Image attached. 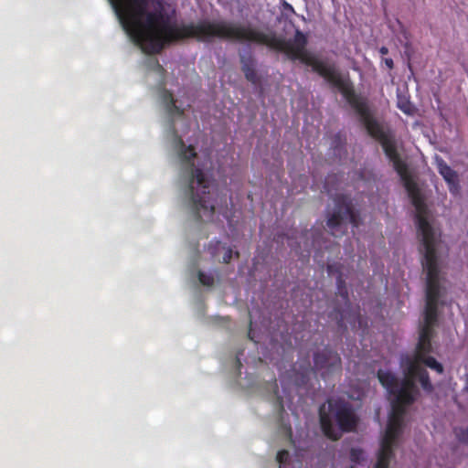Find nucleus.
<instances>
[{"mask_svg":"<svg viewBox=\"0 0 468 468\" xmlns=\"http://www.w3.org/2000/svg\"><path fill=\"white\" fill-rule=\"evenodd\" d=\"M416 209V218L421 241L424 247L423 271L426 274V304L423 321L420 325L419 343L415 359L410 364L408 373L403 380L399 381L391 374H382V386L389 392L388 399L391 410L388 416L387 426L382 434V468H387L388 462L394 458V449L404 427V416L407 408L415 400L417 388L414 378H418L424 389L431 390V385L425 369L427 367L442 373L443 367L433 357L427 356L431 351V337L436 323L437 301L441 295L443 275L441 272V245L440 234L429 221V212L424 203L421 189L416 181H402Z\"/></svg>","mask_w":468,"mask_h":468,"instance_id":"f257e3e1","label":"nucleus"},{"mask_svg":"<svg viewBox=\"0 0 468 468\" xmlns=\"http://www.w3.org/2000/svg\"><path fill=\"white\" fill-rule=\"evenodd\" d=\"M122 27L132 40L148 55L159 54L166 45L186 39L211 43L215 38L239 43L264 45L285 53L292 60H300L311 67V53L306 50L307 37L296 30L293 38L279 37L251 26L226 20L203 19L197 23L170 25L160 1L109 0Z\"/></svg>","mask_w":468,"mask_h":468,"instance_id":"f03ea898","label":"nucleus"},{"mask_svg":"<svg viewBox=\"0 0 468 468\" xmlns=\"http://www.w3.org/2000/svg\"><path fill=\"white\" fill-rule=\"evenodd\" d=\"M176 147L181 163L189 170L192 214L196 220H201L203 218L210 219L215 213L211 193L212 181L203 169L195 166L197 152L193 145H186L183 139L176 135Z\"/></svg>","mask_w":468,"mask_h":468,"instance_id":"7ed1b4c3","label":"nucleus"},{"mask_svg":"<svg viewBox=\"0 0 468 468\" xmlns=\"http://www.w3.org/2000/svg\"><path fill=\"white\" fill-rule=\"evenodd\" d=\"M319 420L323 433L332 441L339 440L343 432L355 431L358 425L353 408L343 400L329 401L328 411L323 404L319 408Z\"/></svg>","mask_w":468,"mask_h":468,"instance_id":"20e7f679","label":"nucleus"},{"mask_svg":"<svg viewBox=\"0 0 468 468\" xmlns=\"http://www.w3.org/2000/svg\"><path fill=\"white\" fill-rule=\"evenodd\" d=\"M335 208L327 218V227L335 237H341L351 224L357 228L360 224V214L355 209L353 199L349 195L339 194L334 198Z\"/></svg>","mask_w":468,"mask_h":468,"instance_id":"39448f33","label":"nucleus"},{"mask_svg":"<svg viewBox=\"0 0 468 468\" xmlns=\"http://www.w3.org/2000/svg\"><path fill=\"white\" fill-rule=\"evenodd\" d=\"M341 369V357L337 352L329 348H324L321 352L314 355V367L310 364L302 373V383L305 384L309 376L314 371H322L321 375L324 378L326 375Z\"/></svg>","mask_w":468,"mask_h":468,"instance_id":"423d86ee","label":"nucleus"},{"mask_svg":"<svg viewBox=\"0 0 468 468\" xmlns=\"http://www.w3.org/2000/svg\"><path fill=\"white\" fill-rule=\"evenodd\" d=\"M439 173L449 184L451 191H456L458 186V174L452 170L441 158L436 159Z\"/></svg>","mask_w":468,"mask_h":468,"instance_id":"0eeeda50","label":"nucleus"},{"mask_svg":"<svg viewBox=\"0 0 468 468\" xmlns=\"http://www.w3.org/2000/svg\"><path fill=\"white\" fill-rule=\"evenodd\" d=\"M241 69L244 73L246 80L252 84H257L259 82V77L255 69V61L251 56L240 57Z\"/></svg>","mask_w":468,"mask_h":468,"instance_id":"6e6552de","label":"nucleus"},{"mask_svg":"<svg viewBox=\"0 0 468 468\" xmlns=\"http://www.w3.org/2000/svg\"><path fill=\"white\" fill-rule=\"evenodd\" d=\"M162 99H163V101L166 105L167 111L171 114H177V115L184 114V110L181 109L180 107L176 106L174 95L170 90H164L163 94H162Z\"/></svg>","mask_w":468,"mask_h":468,"instance_id":"1a4fd4ad","label":"nucleus"},{"mask_svg":"<svg viewBox=\"0 0 468 468\" xmlns=\"http://www.w3.org/2000/svg\"><path fill=\"white\" fill-rule=\"evenodd\" d=\"M336 285H337V294L341 296L346 305H350L349 297H348V292L347 288L346 286V282L342 277V274L340 273L336 279Z\"/></svg>","mask_w":468,"mask_h":468,"instance_id":"9d476101","label":"nucleus"},{"mask_svg":"<svg viewBox=\"0 0 468 468\" xmlns=\"http://www.w3.org/2000/svg\"><path fill=\"white\" fill-rule=\"evenodd\" d=\"M398 106L406 114H412L415 112V107L411 102L403 95H399Z\"/></svg>","mask_w":468,"mask_h":468,"instance_id":"9b49d317","label":"nucleus"},{"mask_svg":"<svg viewBox=\"0 0 468 468\" xmlns=\"http://www.w3.org/2000/svg\"><path fill=\"white\" fill-rule=\"evenodd\" d=\"M350 461L355 464H359L364 460V452L360 448H352L349 455Z\"/></svg>","mask_w":468,"mask_h":468,"instance_id":"f8f14e48","label":"nucleus"},{"mask_svg":"<svg viewBox=\"0 0 468 468\" xmlns=\"http://www.w3.org/2000/svg\"><path fill=\"white\" fill-rule=\"evenodd\" d=\"M198 280L199 282L205 286H212L214 284V277L203 271H198Z\"/></svg>","mask_w":468,"mask_h":468,"instance_id":"ddd939ff","label":"nucleus"},{"mask_svg":"<svg viewBox=\"0 0 468 468\" xmlns=\"http://www.w3.org/2000/svg\"><path fill=\"white\" fill-rule=\"evenodd\" d=\"M289 457H290V453L287 450H281L277 453L276 460L282 466L288 463Z\"/></svg>","mask_w":468,"mask_h":468,"instance_id":"4468645a","label":"nucleus"},{"mask_svg":"<svg viewBox=\"0 0 468 468\" xmlns=\"http://www.w3.org/2000/svg\"><path fill=\"white\" fill-rule=\"evenodd\" d=\"M335 312H336V315H335V319L337 320V325L338 327L340 328H346V324H345V315L344 314L340 311V310H337V309H335Z\"/></svg>","mask_w":468,"mask_h":468,"instance_id":"2eb2a0df","label":"nucleus"},{"mask_svg":"<svg viewBox=\"0 0 468 468\" xmlns=\"http://www.w3.org/2000/svg\"><path fill=\"white\" fill-rule=\"evenodd\" d=\"M332 144H333V147L335 148V151H336V150H338V148L342 147V145L344 144L342 142V136L340 133H337L334 136Z\"/></svg>","mask_w":468,"mask_h":468,"instance_id":"dca6fc26","label":"nucleus"},{"mask_svg":"<svg viewBox=\"0 0 468 468\" xmlns=\"http://www.w3.org/2000/svg\"><path fill=\"white\" fill-rule=\"evenodd\" d=\"M232 256H233V251L230 248H228L224 256H223V259H222V261L224 263H229L231 259H232Z\"/></svg>","mask_w":468,"mask_h":468,"instance_id":"f3484780","label":"nucleus"},{"mask_svg":"<svg viewBox=\"0 0 468 468\" xmlns=\"http://www.w3.org/2000/svg\"><path fill=\"white\" fill-rule=\"evenodd\" d=\"M373 468H380V448L376 452V462Z\"/></svg>","mask_w":468,"mask_h":468,"instance_id":"a211bd4d","label":"nucleus"},{"mask_svg":"<svg viewBox=\"0 0 468 468\" xmlns=\"http://www.w3.org/2000/svg\"><path fill=\"white\" fill-rule=\"evenodd\" d=\"M154 66L156 68V70L159 71V72H163L165 70L163 66L160 65V63L158 62L157 59L154 60Z\"/></svg>","mask_w":468,"mask_h":468,"instance_id":"6ab92c4d","label":"nucleus"},{"mask_svg":"<svg viewBox=\"0 0 468 468\" xmlns=\"http://www.w3.org/2000/svg\"><path fill=\"white\" fill-rule=\"evenodd\" d=\"M385 64L387 65V67L388 69H392L393 68V60L391 58H386L385 59Z\"/></svg>","mask_w":468,"mask_h":468,"instance_id":"aec40b11","label":"nucleus"},{"mask_svg":"<svg viewBox=\"0 0 468 468\" xmlns=\"http://www.w3.org/2000/svg\"><path fill=\"white\" fill-rule=\"evenodd\" d=\"M250 330H249V333H248V337H249L250 340L254 341V338H253V336H252V330H251V321L250 322Z\"/></svg>","mask_w":468,"mask_h":468,"instance_id":"412c9836","label":"nucleus"},{"mask_svg":"<svg viewBox=\"0 0 468 468\" xmlns=\"http://www.w3.org/2000/svg\"><path fill=\"white\" fill-rule=\"evenodd\" d=\"M375 413H376V419L378 420L379 415H380V408H377L375 410Z\"/></svg>","mask_w":468,"mask_h":468,"instance_id":"4be33fe9","label":"nucleus"},{"mask_svg":"<svg viewBox=\"0 0 468 468\" xmlns=\"http://www.w3.org/2000/svg\"><path fill=\"white\" fill-rule=\"evenodd\" d=\"M376 377L378 378V379L380 381V369H378L377 372H376Z\"/></svg>","mask_w":468,"mask_h":468,"instance_id":"5701e85b","label":"nucleus"},{"mask_svg":"<svg viewBox=\"0 0 468 468\" xmlns=\"http://www.w3.org/2000/svg\"><path fill=\"white\" fill-rule=\"evenodd\" d=\"M327 270H328V272L331 273L333 271V266L332 265H328Z\"/></svg>","mask_w":468,"mask_h":468,"instance_id":"b1692460","label":"nucleus"},{"mask_svg":"<svg viewBox=\"0 0 468 468\" xmlns=\"http://www.w3.org/2000/svg\"><path fill=\"white\" fill-rule=\"evenodd\" d=\"M278 400H279V403H280L282 409H283L282 399L279 398Z\"/></svg>","mask_w":468,"mask_h":468,"instance_id":"393cba45","label":"nucleus"},{"mask_svg":"<svg viewBox=\"0 0 468 468\" xmlns=\"http://www.w3.org/2000/svg\"><path fill=\"white\" fill-rule=\"evenodd\" d=\"M381 52H382V55H383V54H386L388 52V50H387V48H382Z\"/></svg>","mask_w":468,"mask_h":468,"instance_id":"a878e982","label":"nucleus"},{"mask_svg":"<svg viewBox=\"0 0 468 468\" xmlns=\"http://www.w3.org/2000/svg\"><path fill=\"white\" fill-rule=\"evenodd\" d=\"M236 359H237V362L239 363V365L240 366L241 364H240L239 358L237 357Z\"/></svg>","mask_w":468,"mask_h":468,"instance_id":"bb28decb","label":"nucleus"},{"mask_svg":"<svg viewBox=\"0 0 468 468\" xmlns=\"http://www.w3.org/2000/svg\"><path fill=\"white\" fill-rule=\"evenodd\" d=\"M280 468H282V466H280Z\"/></svg>","mask_w":468,"mask_h":468,"instance_id":"cd10ccee","label":"nucleus"}]
</instances>
